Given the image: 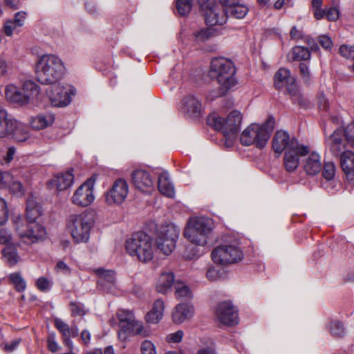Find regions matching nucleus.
<instances>
[{
	"instance_id": "obj_1",
	"label": "nucleus",
	"mask_w": 354,
	"mask_h": 354,
	"mask_svg": "<svg viewBox=\"0 0 354 354\" xmlns=\"http://www.w3.org/2000/svg\"><path fill=\"white\" fill-rule=\"evenodd\" d=\"M66 73L63 61L54 54L40 56L35 64L37 81L41 84L48 85L60 82Z\"/></svg>"
},
{
	"instance_id": "obj_2",
	"label": "nucleus",
	"mask_w": 354,
	"mask_h": 354,
	"mask_svg": "<svg viewBox=\"0 0 354 354\" xmlns=\"http://www.w3.org/2000/svg\"><path fill=\"white\" fill-rule=\"evenodd\" d=\"M94 222L93 212L86 210L69 215L66 220V227L74 242L87 243Z\"/></svg>"
},
{
	"instance_id": "obj_3",
	"label": "nucleus",
	"mask_w": 354,
	"mask_h": 354,
	"mask_svg": "<svg viewBox=\"0 0 354 354\" xmlns=\"http://www.w3.org/2000/svg\"><path fill=\"white\" fill-rule=\"evenodd\" d=\"M241 113L236 110L230 112L226 118L212 115L207 119L209 125L222 132L227 147H231L233 145L241 129Z\"/></svg>"
},
{
	"instance_id": "obj_4",
	"label": "nucleus",
	"mask_w": 354,
	"mask_h": 354,
	"mask_svg": "<svg viewBox=\"0 0 354 354\" xmlns=\"http://www.w3.org/2000/svg\"><path fill=\"white\" fill-rule=\"evenodd\" d=\"M210 73L216 78L223 94L233 89L237 84L234 64L226 58L213 59L211 62Z\"/></svg>"
},
{
	"instance_id": "obj_5",
	"label": "nucleus",
	"mask_w": 354,
	"mask_h": 354,
	"mask_svg": "<svg viewBox=\"0 0 354 354\" xmlns=\"http://www.w3.org/2000/svg\"><path fill=\"white\" fill-rule=\"evenodd\" d=\"M274 118L269 117L262 125L250 124L241 134V143L245 146L254 145L257 148L264 147L274 128Z\"/></svg>"
},
{
	"instance_id": "obj_6",
	"label": "nucleus",
	"mask_w": 354,
	"mask_h": 354,
	"mask_svg": "<svg viewBox=\"0 0 354 354\" xmlns=\"http://www.w3.org/2000/svg\"><path fill=\"white\" fill-rule=\"evenodd\" d=\"M152 239L142 232L133 234L125 242L127 252L142 263H148L153 259V249Z\"/></svg>"
},
{
	"instance_id": "obj_7",
	"label": "nucleus",
	"mask_w": 354,
	"mask_h": 354,
	"mask_svg": "<svg viewBox=\"0 0 354 354\" xmlns=\"http://www.w3.org/2000/svg\"><path fill=\"white\" fill-rule=\"evenodd\" d=\"M212 221L207 217L189 218L184 231L185 237L192 243L204 246L207 242V236L213 228Z\"/></svg>"
},
{
	"instance_id": "obj_8",
	"label": "nucleus",
	"mask_w": 354,
	"mask_h": 354,
	"mask_svg": "<svg viewBox=\"0 0 354 354\" xmlns=\"http://www.w3.org/2000/svg\"><path fill=\"white\" fill-rule=\"evenodd\" d=\"M274 84L277 89L279 91L285 89L294 104L299 105L304 104V100L298 89L296 80L291 75L290 70L286 68H279L274 75Z\"/></svg>"
},
{
	"instance_id": "obj_9",
	"label": "nucleus",
	"mask_w": 354,
	"mask_h": 354,
	"mask_svg": "<svg viewBox=\"0 0 354 354\" xmlns=\"http://www.w3.org/2000/svg\"><path fill=\"white\" fill-rule=\"evenodd\" d=\"M243 254L238 241L232 243L225 242L215 248L212 252V261L219 265L237 263L243 259Z\"/></svg>"
},
{
	"instance_id": "obj_10",
	"label": "nucleus",
	"mask_w": 354,
	"mask_h": 354,
	"mask_svg": "<svg viewBox=\"0 0 354 354\" xmlns=\"http://www.w3.org/2000/svg\"><path fill=\"white\" fill-rule=\"evenodd\" d=\"M179 233V229L174 224L162 225L156 238L157 249L165 255H169L176 247Z\"/></svg>"
},
{
	"instance_id": "obj_11",
	"label": "nucleus",
	"mask_w": 354,
	"mask_h": 354,
	"mask_svg": "<svg viewBox=\"0 0 354 354\" xmlns=\"http://www.w3.org/2000/svg\"><path fill=\"white\" fill-rule=\"evenodd\" d=\"M344 137L348 142H354V122L348 124L344 130L337 128L333 134L326 137V146L334 156H337L342 153L345 148Z\"/></svg>"
},
{
	"instance_id": "obj_12",
	"label": "nucleus",
	"mask_w": 354,
	"mask_h": 354,
	"mask_svg": "<svg viewBox=\"0 0 354 354\" xmlns=\"http://www.w3.org/2000/svg\"><path fill=\"white\" fill-rule=\"evenodd\" d=\"M49 85L46 93L53 106L63 107L71 103L72 96L75 95V90L73 88L66 86L59 82Z\"/></svg>"
},
{
	"instance_id": "obj_13",
	"label": "nucleus",
	"mask_w": 354,
	"mask_h": 354,
	"mask_svg": "<svg viewBox=\"0 0 354 354\" xmlns=\"http://www.w3.org/2000/svg\"><path fill=\"white\" fill-rule=\"evenodd\" d=\"M95 179L93 177L87 179L73 193L71 203L78 207H86L95 201L93 193Z\"/></svg>"
},
{
	"instance_id": "obj_14",
	"label": "nucleus",
	"mask_w": 354,
	"mask_h": 354,
	"mask_svg": "<svg viewBox=\"0 0 354 354\" xmlns=\"http://www.w3.org/2000/svg\"><path fill=\"white\" fill-rule=\"evenodd\" d=\"M129 194V185L126 180L118 178L112 186L104 194L108 205H120L126 200Z\"/></svg>"
},
{
	"instance_id": "obj_15",
	"label": "nucleus",
	"mask_w": 354,
	"mask_h": 354,
	"mask_svg": "<svg viewBox=\"0 0 354 354\" xmlns=\"http://www.w3.org/2000/svg\"><path fill=\"white\" fill-rule=\"evenodd\" d=\"M198 1L207 26L223 25L227 21L225 10L216 5L213 0H207L205 2Z\"/></svg>"
},
{
	"instance_id": "obj_16",
	"label": "nucleus",
	"mask_w": 354,
	"mask_h": 354,
	"mask_svg": "<svg viewBox=\"0 0 354 354\" xmlns=\"http://www.w3.org/2000/svg\"><path fill=\"white\" fill-rule=\"evenodd\" d=\"M309 152L307 146L301 145L297 140H294L290 145V148L285 151L284 166L287 171H295L299 166L301 156H306Z\"/></svg>"
},
{
	"instance_id": "obj_17",
	"label": "nucleus",
	"mask_w": 354,
	"mask_h": 354,
	"mask_svg": "<svg viewBox=\"0 0 354 354\" xmlns=\"http://www.w3.org/2000/svg\"><path fill=\"white\" fill-rule=\"evenodd\" d=\"M17 231L19 236L27 243L43 241L46 236V229L36 222L29 223L26 230L23 227H17Z\"/></svg>"
},
{
	"instance_id": "obj_18",
	"label": "nucleus",
	"mask_w": 354,
	"mask_h": 354,
	"mask_svg": "<svg viewBox=\"0 0 354 354\" xmlns=\"http://www.w3.org/2000/svg\"><path fill=\"white\" fill-rule=\"evenodd\" d=\"M131 180L133 186L144 193H150L154 187V178L146 169H138L131 173Z\"/></svg>"
},
{
	"instance_id": "obj_19",
	"label": "nucleus",
	"mask_w": 354,
	"mask_h": 354,
	"mask_svg": "<svg viewBox=\"0 0 354 354\" xmlns=\"http://www.w3.org/2000/svg\"><path fill=\"white\" fill-rule=\"evenodd\" d=\"M218 320L226 326H233L238 323L237 310L230 302L220 303L216 310Z\"/></svg>"
},
{
	"instance_id": "obj_20",
	"label": "nucleus",
	"mask_w": 354,
	"mask_h": 354,
	"mask_svg": "<svg viewBox=\"0 0 354 354\" xmlns=\"http://www.w3.org/2000/svg\"><path fill=\"white\" fill-rule=\"evenodd\" d=\"M151 331L147 326L139 320L133 319L132 322L122 326V329L118 332V337L120 339L125 341L128 335H139L142 337H149Z\"/></svg>"
},
{
	"instance_id": "obj_21",
	"label": "nucleus",
	"mask_w": 354,
	"mask_h": 354,
	"mask_svg": "<svg viewBox=\"0 0 354 354\" xmlns=\"http://www.w3.org/2000/svg\"><path fill=\"white\" fill-rule=\"evenodd\" d=\"M201 102L194 95H188L183 99L180 109L185 114L189 116L198 117L202 111Z\"/></svg>"
},
{
	"instance_id": "obj_22",
	"label": "nucleus",
	"mask_w": 354,
	"mask_h": 354,
	"mask_svg": "<svg viewBox=\"0 0 354 354\" xmlns=\"http://www.w3.org/2000/svg\"><path fill=\"white\" fill-rule=\"evenodd\" d=\"M294 140V138H290L289 134L284 131H277L274 134L272 139V147L275 152L281 153L283 151L288 150L290 148V145Z\"/></svg>"
},
{
	"instance_id": "obj_23",
	"label": "nucleus",
	"mask_w": 354,
	"mask_h": 354,
	"mask_svg": "<svg viewBox=\"0 0 354 354\" xmlns=\"http://www.w3.org/2000/svg\"><path fill=\"white\" fill-rule=\"evenodd\" d=\"M42 209L38 198L34 195H29L26 200V214L28 223L36 222L41 215Z\"/></svg>"
},
{
	"instance_id": "obj_24",
	"label": "nucleus",
	"mask_w": 354,
	"mask_h": 354,
	"mask_svg": "<svg viewBox=\"0 0 354 354\" xmlns=\"http://www.w3.org/2000/svg\"><path fill=\"white\" fill-rule=\"evenodd\" d=\"M12 121L14 125L10 127V132L5 138H12L17 142L27 140L30 136L28 128L15 118H13Z\"/></svg>"
},
{
	"instance_id": "obj_25",
	"label": "nucleus",
	"mask_w": 354,
	"mask_h": 354,
	"mask_svg": "<svg viewBox=\"0 0 354 354\" xmlns=\"http://www.w3.org/2000/svg\"><path fill=\"white\" fill-rule=\"evenodd\" d=\"M194 313V306L186 303L178 304L173 313L172 319L176 324H181L186 319H190Z\"/></svg>"
},
{
	"instance_id": "obj_26",
	"label": "nucleus",
	"mask_w": 354,
	"mask_h": 354,
	"mask_svg": "<svg viewBox=\"0 0 354 354\" xmlns=\"http://www.w3.org/2000/svg\"><path fill=\"white\" fill-rule=\"evenodd\" d=\"M5 95L7 100L10 102L19 105L28 104V96L24 95L15 84H11L6 87Z\"/></svg>"
},
{
	"instance_id": "obj_27",
	"label": "nucleus",
	"mask_w": 354,
	"mask_h": 354,
	"mask_svg": "<svg viewBox=\"0 0 354 354\" xmlns=\"http://www.w3.org/2000/svg\"><path fill=\"white\" fill-rule=\"evenodd\" d=\"M95 273L99 277L98 286L103 288L104 290H109L114 286L115 277L113 270H106L103 268H97Z\"/></svg>"
},
{
	"instance_id": "obj_28",
	"label": "nucleus",
	"mask_w": 354,
	"mask_h": 354,
	"mask_svg": "<svg viewBox=\"0 0 354 354\" xmlns=\"http://www.w3.org/2000/svg\"><path fill=\"white\" fill-rule=\"evenodd\" d=\"M55 122V115L51 113H42L32 117L30 123L35 129H44L51 126Z\"/></svg>"
},
{
	"instance_id": "obj_29",
	"label": "nucleus",
	"mask_w": 354,
	"mask_h": 354,
	"mask_svg": "<svg viewBox=\"0 0 354 354\" xmlns=\"http://www.w3.org/2000/svg\"><path fill=\"white\" fill-rule=\"evenodd\" d=\"M174 279V274L172 272H162L157 280L156 286V290L162 294L167 293L171 288L173 285L175 286Z\"/></svg>"
},
{
	"instance_id": "obj_30",
	"label": "nucleus",
	"mask_w": 354,
	"mask_h": 354,
	"mask_svg": "<svg viewBox=\"0 0 354 354\" xmlns=\"http://www.w3.org/2000/svg\"><path fill=\"white\" fill-rule=\"evenodd\" d=\"M164 309V301L162 299L156 300L152 309L145 316L146 322L150 324H158L162 318Z\"/></svg>"
},
{
	"instance_id": "obj_31",
	"label": "nucleus",
	"mask_w": 354,
	"mask_h": 354,
	"mask_svg": "<svg viewBox=\"0 0 354 354\" xmlns=\"http://www.w3.org/2000/svg\"><path fill=\"white\" fill-rule=\"evenodd\" d=\"M340 163L342 170L351 180L354 179V153L346 151L341 154Z\"/></svg>"
},
{
	"instance_id": "obj_32",
	"label": "nucleus",
	"mask_w": 354,
	"mask_h": 354,
	"mask_svg": "<svg viewBox=\"0 0 354 354\" xmlns=\"http://www.w3.org/2000/svg\"><path fill=\"white\" fill-rule=\"evenodd\" d=\"M158 187L159 192L169 198H172L174 194V187L169 180V174L166 171L160 174L158 180Z\"/></svg>"
},
{
	"instance_id": "obj_33",
	"label": "nucleus",
	"mask_w": 354,
	"mask_h": 354,
	"mask_svg": "<svg viewBox=\"0 0 354 354\" xmlns=\"http://www.w3.org/2000/svg\"><path fill=\"white\" fill-rule=\"evenodd\" d=\"M304 170L308 175H316L322 169L320 156L315 152L311 153L304 164Z\"/></svg>"
},
{
	"instance_id": "obj_34",
	"label": "nucleus",
	"mask_w": 354,
	"mask_h": 354,
	"mask_svg": "<svg viewBox=\"0 0 354 354\" xmlns=\"http://www.w3.org/2000/svg\"><path fill=\"white\" fill-rule=\"evenodd\" d=\"M74 181V175L72 171H67L55 176L53 183L58 191H63L71 187Z\"/></svg>"
},
{
	"instance_id": "obj_35",
	"label": "nucleus",
	"mask_w": 354,
	"mask_h": 354,
	"mask_svg": "<svg viewBox=\"0 0 354 354\" xmlns=\"http://www.w3.org/2000/svg\"><path fill=\"white\" fill-rule=\"evenodd\" d=\"M13 118L4 107L0 106V138H5L10 132V127L14 125Z\"/></svg>"
},
{
	"instance_id": "obj_36",
	"label": "nucleus",
	"mask_w": 354,
	"mask_h": 354,
	"mask_svg": "<svg viewBox=\"0 0 354 354\" xmlns=\"http://www.w3.org/2000/svg\"><path fill=\"white\" fill-rule=\"evenodd\" d=\"M2 255L4 261L10 266H15L20 261L17 248L13 245H7L2 250Z\"/></svg>"
},
{
	"instance_id": "obj_37",
	"label": "nucleus",
	"mask_w": 354,
	"mask_h": 354,
	"mask_svg": "<svg viewBox=\"0 0 354 354\" xmlns=\"http://www.w3.org/2000/svg\"><path fill=\"white\" fill-rule=\"evenodd\" d=\"M175 297L178 300L188 301L193 297L192 292L189 287L184 282L176 281L175 283Z\"/></svg>"
},
{
	"instance_id": "obj_38",
	"label": "nucleus",
	"mask_w": 354,
	"mask_h": 354,
	"mask_svg": "<svg viewBox=\"0 0 354 354\" xmlns=\"http://www.w3.org/2000/svg\"><path fill=\"white\" fill-rule=\"evenodd\" d=\"M288 57L291 61L308 60L310 58V52L306 47L296 46L288 53Z\"/></svg>"
},
{
	"instance_id": "obj_39",
	"label": "nucleus",
	"mask_w": 354,
	"mask_h": 354,
	"mask_svg": "<svg viewBox=\"0 0 354 354\" xmlns=\"http://www.w3.org/2000/svg\"><path fill=\"white\" fill-rule=\"evenodd\" d=\"M227 18L229 16L236 19H243L248 12V8L243 4L236 3L230 10H225Z\"/></svg>"
},
{
	"instance_id": "obj_40",
	"label": "nucleus",
	"mask_w": 354,
	"mask_h": 354,
	"mask_svg": "<svg viewBox=\"0 0 354 354\" xmlns=\"http://www.w3.org/2000/svg\"><path fill=\"white\" fill-rule=\"evenodd\" d=\"M39 86L32 81H26L23 84V94L28 96V102L39 93Z\"/></svg>"
},
{
	"instance_id": "obj_41",
	"label": "nucleus",
	"mask_w": 354,
	"mask_h": 354,
	"mask_svg": "<svg viewBox=\"0 0 354 354\" xmlns=\"http://www.w3.org/2000/svg\"><path fill=\"white\" fill-rule=\"evenodd\" d=\"M326 327L327 330L334 337H340L345 333L344 327L339 321H330Z\"/></svg>"
},
{
	"instance_id": "obj_42",
	"label": "nucleus",
	"mask_w": 354,
	"mask_h": 354,
	"mask_svg": "<svg viewBox=\"0 0 354 354\" xmlns=\"http://www.w3.org/2000/svg\"><path fill=\"white\" fill-rule=\"evenodd\" d=\"M9 279L15 286L18 292H23L26 290V283L19 273L13 272L9 275Z\"/></svg>"
},
{
	"instance_id": "obj_43",
	"label": "nucleus",
	"mask_w": 354,
	"mask_h": 354,
	"mask_svg": "<svg viewBox=\"0 0 354 354\" xmlns=\"http://www.w3.org/2000/svg\"><path fill=\"white\" fill-rule=\"evenodd\" d=\"M117 317L120 322V327L122 329V326L129 324L135 319L133 313L131 310L120 309L117 313Z\"/></svg>"
},
{
	"instance_id": "obj_44",
	"label": "nucleus",
	"mask_w": 354,
	"mask_h": 354,
	"mask_svg": "<svg viewBox=\"0 0 354 354\" xmlns=\"http://www.w3.org/2000/svg\"><path fill=\"white\" fill-rule=\"evenodd\" d=\"M176 7L180 15L185 16L191 11L192 0H177Z\"/></svg>"
},
{
	"instance_id": "obj_45",
	"label": "nucleus",
	"mask_w": 354,
	"mask_h": 354,
	"mask_svg": "<svg viewBox=\"0 0 354 354\" xmlns=\"http://www.w3.org/2000/svg\"><path fill=\"white\" fill-rule=\"evenodd\" d=\"M12 70V62L5 56L0 55V77L8 76Z\"/></svg>"
},
{
	"instance_id": "obj_46",
	"label": "nucleus",
	"mask_w": 354,
	"mask_h": 354,
	"mask_svg": "<svg viewBox=\"0 0 354 354\" xmlns=\"http://www.w3.org/2000/svg\"><path fill=\"white\" fill-rule=\"evenodd\" d=\"M35 286L41 292H48L53 286V281L46 277H39L35 281Z\"/></svg>"
},
{
	"instance_id": "obj_47",
	"label": "nucleus",
	"mask_w": 354,
	"mask_h": 354,
	"mask_svg": "<svg viewBox=\"0 0 354 354\" xmlns=\"http://www.w3.org/2000/svg\"><path fill=\"white\" fill-rule=\"evenodd\" d=\"M335 174V166L333 162H325L323 167V176L327 180H332Z\"/></svg>"
},
{
	"instance_id": "obj_48",
	"label": "nucleus",
	"mask_w": 354,
	"mask_h": 354,
	"mask_svg": "<svg viewBox=\"0 0 354 354\" xmlns=\"http://www.w3.org/2000/svg\"><path fill=\"white\" fill-rule=\"evenodd\" d=\"M70 309L73 316H83L86 314L84 306L80 302L71 301Z\"/></svg>"
},
{
	"instance_id": "obj_49",
	"label": "nucleus",
	"mask_w": 354,
	"mask_h": 354,
	"mask_svg": "<svg viewBox=\"0 0 354 354\" xmlns=\"http://www.w3.org/2000/svg\"><path fill=\"white\" fill-rule=\"evenodd\" d=\"M55 326L57 330L63 335L64 337H70L71 336V330L67 324H66L61 319H55Z\"/></svg>"
},
{
	"instance_id": "obj_50",
	"label": "nucleus",
	"mask_w": 354,
	"mask_h": 354,
	"mask_svg": "<svg viewBox=\"0 0 354 354\" xmlns=\"http://www.w3.org/2000/svg\"><path fill=\"white\" fill-rule=\"evenodd\" d=\"M140 350L142 354H157L155 345L149 340H145L142 342Z\"/></svg>"
},
{
	"instance_id": "obj_51",
	"label": "nucleus",
	"mask_w": 354,
	"mask_h": 354,
	"mask_svg": "<svg viewBox=\"0 0 354 354\" xmlns=\"http://www.w3.org/2000/svg\"><path fill=\"white\" fill-rule=\"evenodd\" d=\"M8 218V211L6 202L0 198V225L6 223Z\"/></svg>"
},
{
	"instance_id": "obj_52",
	"label": "nucleus",
	"mask_w": 354,
	"mask_h": 354,
	"mask_svg": "<svg viewBox=\"0 0 354 354\" xmlns=\"http://www.w3.org/2000/svg\"><path fill=\"white\" fill-rule=\"evenodd\" d=\"M183 335L184 333L183 330H178L167 335L165 337V341L169 344L179 343L182 341Z\"/></svg>"
},
{
	"instance_id": "obj_53",
	"label": "nucleus",
	"mask_w": 354,
	"mask_h": 354,
	"mask_svg": "<svg viewBox=\"0 0 354 354\" xmlns=\"http://www.w3.org/2000/svg\"><path fill=\"white\" fill-rule=\"evenodd\" d=\"M339 54L347 58L354 59V46L342 45L339 49Z\"/></svg>"
},
{
	"instance_id": "obj_54",
	"label": "nucleus",
	"mask_w": 354,
	"mask_h": 354,
	"mask_svg": "<svg viewBox=\"0 0 354 354\" xmlns=\"http://www.w3.org/2000/svg\"><path fill=\"white\" fill-rule=\"evenodd\" d=\"M339 17V11L335 7L326 9V17L328 21H335Z\"/></svg>"
},
{
	"instance_id": "obj_55",
	"label": "nucleus",
	"mask_w": 354,
	"mask_h": 354,
	"mask_svg": "<svg viewBox=\"0 0 354 354\" xmlns=\"http://www.w3.org/2000/svg\"><path fill=\"white\" fill-rule=\"evenodd\" d=\"M300 75L304 82L308 83L310 80V73L308 66L304 63L299 64Z\"/></svg>"
},
{
	"instance_id": "obj_56",
	"label": "nucleus",
	"mask_w": 354,
	"mask_h": 354,
	"mask_svg": "<svg viewBox=\"0 0 354 354\" xmlns=\"http://www.w3.org/2000/svg\"><path fill=\"white\" fill-rule=\"evenodd\" d=\"M27 13L24 11H19L15 13L12 22L16 24L18 27H21L24 24L25 19L26 18Z\"/></svg>"
},
{
	"instance_id": "obj_57",
	"label": "nucleus",
	"mask_w": 354,
	"mask_h": 354,
	"mask_svg": "<svg viewBox=\"0 0 354 354\" xmlns=\"http://www.w3.org/2000/svg\"><path fill=\"white\" fill-rule=\"evenodd\" d=\"M196 39L199 41H204L208 39L212 35V31L209 29H201L195 32Z\"/></svg>"
},
{
	"instance_id": "obj_58",
	"label": "nucleus",
	"mask_w": 354,
	"mask_h": 354,
	"mask_svg": "<svg viewBox=\"0 0 354 354\" xmlns=\"http://www.w3.org/2000/svg\"><path fill=\"white\" fill-rule=\"evenodd\" d=\"M200 256V251L197 246L188 247L185 252V257L187 259H193Z\"/></svg>"
},
{
	"instance_id": "obj_59",
	"label": "nucleus",
	"mask_w": 354,
	"mask_h": 354,
	"mask_svg": "<svg viewBox=\"0 0 354 354\" xmlns=\"http://www.w3.org/2000/svg\"><path fill=\"white\" fill-rule=\"evenodd\" d=\"M47 344L48 349L53 353H55L59 350V346L56 342L54 333H51L48 336Z\"/></svg>"
},
{
	"instance_id": "obj_60",
	"label": "nucleus",
	"mask_w": 354,
	"mask_h": 354,
	"mask_svg": "<svg viewBox=\"0 0 354 354\" xmlns=\"http://www.w3.org/2000/svg\"><path fill=\"white\" fill-rule=\"evenodd\" d=\"M55 270L61 272L64 274L69 275L71 273V269L63 261H59L55 266Z\"/></svg>"
},
{
	"instance_id": "obj_61",
	"label": "nucleus",
	"mask_w": 354,
	"mask_h": 354,
	"mask_svg": "<svg viewBox=\"0 0 354 354\" xmlns=\"http://www.w3.org/2000/svg\"><path fill=\"white\" fill-rule=\"evenodd\" d=\"M319 43L326 50H330L333 46L331 39L325 35L319 37Z\"/></svg>"
},
{
	"instance_id": "obj_62",
	"label": "nucleus",
	"mask_w": 354,
	"mask_h": 354,
	"mask_svg": "<svg viewBox=\"0 0 354 354\" xmlns=\"http://www.w3.org/2000/svg\"><path fill=\"white\" fill-rule=\"evenodd\" d=\"M11 190L18 196H22L24 193V186L21 182L14 180L10 185Z\"/></svg>"
},
{
	"instance_id": "obj_63",
	"label": "nucleus",
	"mask_w": 354,
	"mask_h": 354,
	"mask_svg": "<svg viewBox=\"0 0 354 354\" xmlns=\"http://www.w3.org/2000/svg\"><path fill=\"white\" fill-rule=\"evenodd\" d=\"M12 239L11 234L6 229H0V244L9 245Z\"/></svg>"
},
{
	"instance_id": "obj_64",
	"label": "nucleus",
	"mask_w": 354,
	"mask_h": 354,
	"mask_svg": "<svg viewBox=\"0 0 354 354\" xmlns=\"http://www.w3.org/2000/svg\"><path fill=\"white\" fill-rule=\"evenodd\" d=\"M18 28V26L15 24L12 20L7 21L3 26V30L6 35L10 37L12 36L15 30Z\"/></svg>"
}]
</instances>
